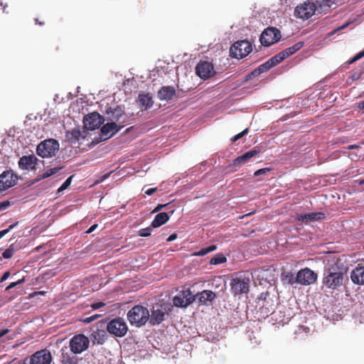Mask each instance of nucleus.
<instances>
[{
	"mask_svg": "<svg viewBox=\"0 0 364 364\" xmlns=\"http://www.w3.org/2000/svg\"><path fill=\"white\" fill-rule=\"evenodd\" d=\"M346 281H348V277L338 263H333L325 267L323 274L322 284L326 289L338 290Z\"/></svg>",
	"mask_w": 364,
	"mask_h": 364,
	"instance_id": "obj_1",
	"label": "nucleus"
},
{
	"mask_svg": "<svg viewBox=\"0 0 364 364\" xmlns=\"http://www.w3.org/2000/svg\"><path fill=\"white\" fill-rule=\"evenodd\" d=\"M150 313L147 308L136 305L127 313V318L132 326L141 327L144 326L149 321Z\"/></svg>",
	"mask_w": 364,
	"mask_h": 364,
	"instance_id": "obj_2",
	"label": "nucleus"
},
{
	"mask_svg": "<svg viewBox=\"0 0 364 364\" xmlns=\"http://www.w3.org/2000/svg\"><path fill=\"white\" fill-rule=\"evenodd\" d=\"M59 143L53 139L41 141L36 148L37 154L42 158H49L55 155L59 150Z\"/></svg>",
	"mask_w": 364,
	"mask_h": 364,
	"instance_id": "obj_3",
	"label": "nucleus"
},
{
	"mask_svg": "<svg viewBox=\"0 0 364 364\" xmlns=\"http://www.w3.org/2000/svg\"><path fill=\"white\" fill-rule=\"evenodd\" d=\"M172 309V305L170 303L162 304L159 306H153L151 314L148 321L152 326H156L161 323L166 315Z\"/></svg>",
	"mask_w": 364,
	"mask_h": 364,
	"instance_id": "obj_4",
	"label": "nucleus"
},
{
	"mask_svg": "<svg viewBox=\"0 0 364 364\" xmlns=\"http://www.w3.org/2000/svg\"><path fill=\"white\" fill-rule=\"evenodd\" d=\"M250 279L248 276L240 275L230 280V288L235 296L247 294L249 292Z\"/></svg>",
	"mask_w": 364,
	"mask_h": 364,
	"instance_id": "obj_5",
	"label": "nucleus"
},
{
	"mask_svg": "<svg viewBox=\"0 0 364 364\" xmlns=\"http://www.w3.org/2000/svg\"><path fill=\"white\" fill-rule=\"evenodd\" d=\"M252 45L247 41H238L234 43L230 49L232 58L241 59L247 56L252 51Z\"/></svg>",
	"mask_w": 364,
	"mask_h": 364,
	"instance_id": "obj_6",
	"label": "nucleus"
},
{
	"mask_svg": "<svg viewBox=\"0 0 364 364\" xmlns=\"http://www.w3.org/2000/svg\"><path fill=\"white\" fill-rule=\"evenodd\" d=\"M107 331L117 337H123L128 331L125 321L122 318H116L111 320L107 326Z\"/></svg>",
	"mask_w": 364,
	"mask_h": 364,
	"instance_id": "obj_7",
	"label": "nucleus"
},
{
	"mask_svg": "<svg viewBox=\"0 0 364 364\" xmlns=\"http://www.w3.org/2000/svg\"><path fill=\"white\" fill-rule=\"evenodd\" d=\"M316 9V6L314 2L305 1L295 8L294 16L303 20H307L314 14Z\"/></svg>",
	"mask_w": 364,
	"mask_h": 364,
	"instance_id": "obj_8",
	"label": "nucleus"
},
{
	"mask_svg": "<svg viewBox=\"0 0 364 364\" xmlns=\"http://www.w3.org/2000/svg\"><path fill=\"white\" fill-rule=\"evenodd\" d=\"M89 344L88 338L83 334L75 335L70 341V350L75 354L81 353L87 350Z\"/></svg>",
	"mask_w": 364,
	"mask_h": 364,
	"instance_id": "obj_9",
	"label": "nucleus"
},
{
	"mask_svg": "<svg viewBox=\"0 0 364 364\" xmlns=\"http://www.w3.org/2000/svg\"><path fill=\"white\" fill-rule=\"evenodd\" d=\"M281 38V32L274 27L266 28L261 34L260 42L262 46L268 47L277 43Z\"/></svg>",
	"mask_w": 364,
	"mask_h": 364,
	"instance_id": "obj_10",
	"label": "nucleus"
},
{
	"mask_svg": "<svg viewBox=\"0 0 364 364\" xmlns=\"http://www.w3.org/2000/svg\"><path fill=\"white\" fill-rule=\"evenodd\" d=\"M260 150L257 147H254L249 151L245 152L242 155L237 157L232 163L228 166V168L231 171H237L241 166L247 163L252 157L259 153Z\"/></svg>",
	"mask_w": 364,
	"mask_h": 364,
	"instance_id": "obj_11",
	"label": "nucleus"
},
{
	"mask_svg": "<svg viewBox=\"0 0 364 364\" xmlns=\"http://www.w3.org/2000/svg\"><path fill=\"white\" fill-rule=\"evenodd\" d=\"M106 118L110 122L118 123L122 125L127 121V115L121 107L117 106L114 108L108 107L105 112Z\"/></svg>",
	"mask_w": 364,
	"mask_h": 364,
	"instance_id": "obj_12",
	"label": "nucleus"
},
{
	"mask_svg": "<svg viewBox=\"0 0 364 364\" xmlns=\"http://www.w3.org/2000/svg\"><path fill=\"white\" fill-rule=\"evenodd\" d=\"M296 278L299 280V284L308 286L316 281L317 274L309 268H304L296 273Z\"/></svg>",
	"mask_w": 364,
	"mask_h": 364,
	"instance_id": "obj_13",
	"label": "nucleus"
},
{
	"mask_svg": "<svg viewBox=\"0 0 364 364\" xmlns=\"http://www.w3.org/2000/svg\"><path fill=\"white\" fill-rule=\"evenodd\" d=\"M18 180V176L11 170L4 171L0 174V191H6L8 188L15 186Z\"/></svg>",
	"mask_w": 364,
	"mask_h": 364,
	"instance_id": "obj_14",
	"label": "nucleus"
},
{
	"mask_svg": "<svg viewBox=\"0 0 364 364\" xmlns=\"http://www.w3.org/2000/svg\"><path fill=\"white\" fill-rule=\"evenodd\" d=\"M194 301V296L190 290L180 291L173 299V304L176 307H186Z\"/></svg>",
	"mask_w": 364,
	"mask_h": 364,
	"instance_id": "obj_15",
	"label": "nucleus"
},
{
	"mask_svg": "<svg viewBox=\"0 0 364 364\" xmlns=\"http://www.w3.org/2000/svg\"><path fill=\"white\" fill-rule=\"evenodd\" d=\"M104 120L105 119L100 114L92 112L84 117L83 123L86 129L95 130L103 123Z\"/></svg>",
	"mask_w": 364,
	"mask_h": 364,
	"instance_id": "obj_16",
	"label": "nucleus"
},
{
	"mask_svg": "<svg viewBox=\"0 0 364 364\" xmlns=\"http://www.w3.org/2000/svg\"><path fill=\"white\" fill-rule=\"evenodd\" d=\"M196 73L201 79H208L215 73L213 65L208 61H200L196 67Z\"/></svg>",
	"mask_w": 364,
	"mask_h": 364,
	"instance_id": "obj_17",
	"label": "nucleus"
},
{
	"mask_svg": "<svg viewBox=\"0 0 364 364\" xmlns=\"http://www.w3.org/2000/svg\"><path fill=\"white\" fill-rule=\"evenodd\" d=\"M123 125H117L115 122H107L104 124L100 129V141H105L111 138L114 134L118 132Z\"/></svg>",
	"mask_w": 364,
	"mask_h": 364,
	"instance_id": "obj_18",
	"label": "nucleus"
},
{
	"mask_svg": "<svg viewBox=\"0 0 364 364\" xmlns=\"http://www.w3.org/2000/svg\"><path fill=\"white\" fill-rule=\"evenodd\" d=\"M52 356L46 350H41L33 354L30 358V364H50Z\"/></svg>",
	"mask_w": 364,
	"mask_h": 364,
	"instance_id": "obj_19",
	"label": "nucleus"
},
{
	"mask_svg": "<svg viewBox=\"0 0 364 364\" xmlns=\"http://www.w3.org/2000/svg\"><path fill=\"white\" fill-rule=\"evenodd\" d=\"M194 296V300H198V302L201 305L210 306L213 301L216 298V294L210 290H203L201 292L196 294Z\"/></svg>",
	"mask_w": 364,
	"mask_h": 364,
	"instance_id": "obj_20",
	"label": "nucleus"
},
{
	"mask_svg": "<svg viewBox=\"0 0 364 364\" xmlns=\"http://www.w3.org/2000/svg\"><path fill=\"white\" fill-rule=\"evenodd\" d=\"M38 159L33 155L23 156L18 162L19 168L21 170H33L37 164Z\"/></svg>",
	"mask_w": 364,
	"mask_h": 364,
	"instance_id": "obj_21",
	"label": "nucleus"
},
{
	"mask_svg": "<svg viewBox=\"0 0 364 364\" xmlns=\"http://www.w3.org/2000/svg\"><path fill=\"white\" fill-rule=\"evenodd\" d=\"M325 218V214L321 212L309 213L306 214L297 215L296 220L301 223L308 224L311 222L318 221Z\"/></svg>",
	"mask_w": 364,
	"mask_h": 364,
	"instance_id": "obj_22",
	"label": "nucleus"
},
{
	"mask_svg": "<svg viewBox=\"0 0 364 364\" xmlns=\"http://www.w3.org/2000/svg\"><path fill=\"white\" fill-rule=\"evenodd\" d=\"M176 94L175 88L173 86H163L157 92L158 98L160 100L169 101Z\"/></svg>",
	"mask_w": 364,
	"mask_h": 364,
	"instance_id": "obj_23",
	"label": "nucleus"
},
{
	"mask_svg": "<svg viewBox=\"0 0 364 364\" xmlns=\"http://www.w3.org/2000/svg\"><path fill=\"white\" fill-rule=\"evenodd\" d=\"M353 283L359 285L364 284V266L356 267L350 273Z\"/></svg>",
	"mask_w": 364,
	"mask_h": 364,
	"instance_id": "obj_24",
	"label": "nucleus"
},
{
	"mask_svg": "<svg viewBox=\"0 0 364 364\" xmlns=\"http://www.w3.org/2000/svg\"><path fill=\"white\" fill-rule=\"evenodd\" d=\"M139 105L144 109H150L154 104L152 95L149 93H139L137 98Z\"/></svg>",
	"mask_w": 364,
	"mask_h": 364,
	"instance_id": "obj_25",
	"label": "nucleus"
},
{
	"mask_svg": "<svg viewBox=\"0 0 364 364\" xmlns=\"http://www.w3.org/2000/svg\"><path fill=\"white\" fill-rule=\"evenodd\" d=\"M173 213V210H171L169 213L164 212L158 213L151 222V227L156 228L165 224L169 220L170 215H172Z\"/></svg>",
	"mask_w": 364,
	"mask_h": 364,
	"instance_id": "obj_26",
	"label": "nucleus"
},
{
	"mask_svg": "<svg viewBox=\"0 0 364 364\" xmlns=\"http://www.w3.org/2000/svg\"><path fill=\"white\" fill-rule=\"evenodd\" d=\"M81 136V131L79 127H75L71 130L67 131L65 133V139L68 141L75 144Z\"/></svg>",
	"mask_w": 364,
	"mask_h": 364,
	"instance_id": "obj_27",
	"label": "nucleus"
},
{
	"mask_svg": "<svg viewBox=\"0 0 364 364\" xmlns=\"http://www.w3.org/2000/svg\"><path fill=\"white\" fill-rule=\"evenodd\" d=\"M304 45L303 41L298 42L291 47H289L282 51V54L284 55L285 59L299 50Z\"/></svg>",
	"mask_w": 364,
	"mask_h": 364,
	"instance_id": "obj_28",
	"label": "nucleus"
},
{
	"mask_svg": "<svg viewBox=\"0 0 364 364\" xmlns=\"http://www.w3.org/2000/svg\"><path fill=\"white\" fill-rule=\"evenodd\" d=\"M60 361L62 364H77L76 357L71 355L67 352H64L63 350L60 355Z\"/></svg>",
	"mask_w": 364,
	"mask_h": 364,
	"instance_id": "obj_29",
	"label": "nucleus"
},
{
	"mask_svg": "<svg viewBox=\"0 0 364 364\" xmlns=\"http://www.w3.org/2000/svg\"><path fill=\"white\" fill-rule=\"evenodd\" d=\"M274 306L269 301H265L264 304L261 307L260 311L261 314H263L264 316H268L270 314L274 313Z\"/></svg>",
	"mask_w": 364,
	"mask_h": 364,
	"instance_id": "obj_30",
	"label": "nucleus"
},
{
	"mask_svg": "<svg viewBox=\"0 0 364 364\" xmlns=\"http://www.w3.org/2000/svg\"><path fill=\"white\" fill-rule=\"evenodd\" d=\"M217 246L215 245H212L206 247L201 248L199 251L195 252L193 255L197 257L204 256L211 252L216 250Z\"/></svg>",
	"mask_w": 364,
	"mask_h": 364,
	"instance_id": "obj_31",
	"label": "nucleus"
},
{
	"mask_svg": "<svg viewBox=\"0 0 364 364\" xmlns=\"http://www.w3.org/2000/svg\"><path fill=\"white\" fill-rule=\"evenodd\" d=\"M227 261L226 257L222 254L215 255L210 261V264L216 265L224 263Z\"/></svg>",
	"mask_w": 364,
	"mask_h": 364,
	"instance_id": "obj_32",
	"label": "nucleus"
},
{
	"mask_svg": "<svg viewBox=\"0 0 364 364\" xmlns=\"http://www.w3.org/2000/svg\"><path fill=\"white\" fill-rule=\"evenodd\" d=\"M285 59L284 55L282 54V51L277 53V55L272 57L269 60L271 61V63L273 64L274 66H276L279 63H280L282 61H283Z\"/></svg>",
	"mask_w": 364,
	"mask_h": 364,
	"instance_id": "obj_33",
	"label": "nucleus"
},
{
	"mask_svg": "<svg viewBox=\"0 0 364 364\" xmlns=\"http://www.w3.org/2000/svg\"><path fill=\"white\" fill-rule=\"evenodd\" d=\"M285 280L291 286H294L296 284H299V280L296 279V275L291 273L286 275Z\"/></svg>",
	"mask_w": 364,
	"mask_h": 364,
	"instance_id": "obj_34",
	"label": "nucleus"
},
{
	"mask_svg": "<svg viewBox=\"0 0 364 364\" xmlns=\"http://www.w3.org/2000/svg\"><path fill=\"white\" fill-rule=\"evenodd\" d=\"M95 336V338L97 340V343L102 344L105 341V338L106 336V332L105 331H97Z\"/></svg>",
	"mask_w": 364,
	"mask_h": 364,
	"instance_id": "obj_35",
	"label": "nucleus"
},
{
	"mask_svg": "<svg viewBox=\"0 0 364 364\" xmlns=\"http://www.w3.org/2000/svg\"><path fill=\"white\" fill-rule=\"evenodd\" d=\"M60 169V168H58V167H54V168H50V169L47 170L46 171H45L42 174L41 178H48L50 176L56 173Z\"/></svg>",
	"mask_w": 364,
	"mask_h": 364,
	"instance_id": "obj_36",
	"label": "nucleus"
},
{
	"mask_svg": "<svg viewBox=\"0 0 364 364\" xmlns=\"http://www.w3.org/2000/svg\"><path fill=\"white\" fill-rule=\"evenodd\" d=\"M15 250L13 248L12 245L10 246L9 248L4 250V252L2 253V256L5 259H10L13 257L14 255Z\"/></svg>",
	"mask_w": 364,
	"mask_h": 364,
	"instance_id": "obj_37",
	"label": "nucleus"
},
{
	"mask_svg": "<svg viewBox=\"0 0 364 364\" xmlns=\"http://www.w3.org/2000/svg\"><path fill=\"white\" fill-rule=\"evenodd\" d=\"M151 225L150 227L141 229L139 230V235L141 237H146L151 235Z\"/></svg>",
	"mask_w": 364,
	"mask_h": 364,
	"instance_id": "obj_38",
	"label": "nucleus"
},
{
	"mask_svg": "<svg viewBox=\"0 0 364 364\" xmlns=\"http://www.w3.org/2000/svg\"><path fill=\"white\" fill-rule=\"evenodd\" d=\"M24 282H25V278H22L15 282H12L9 286H7L6 287V291H9V290L17 287L18 285L22 284L23 283H24Z\"/></svg>",
	"mask_w": 364,
	"mask_h": 364,
	"instance_id": "obj_39",
	"label": "nucleus"
},
{
	"mask_svg": "<svg viewBox=\"0 0 364 364\" xmlns=\"http://www.w3.org/2000/svg\"><path fill=\"white\" fill-rule=\"evenodd\" d=\"M353 21H348V22L343 23V25H341V26H338L337 28H336L335 30H333L332 32H331L329 33V35H333L334 33H336V32L339 31H341L343 29H345L346 28L350 23H352Z\"/></svg>",
	"mask_w": 364,
	"mask_h": 364,
	"instance_id": "obj_40",
	"label": "nucleus"
},
{
	"mask_svg": "<svg viewBox=\"0 0 364 364\" xmlns=\"http://www.w3.org/2000/svg\"><path fill=\"white\" fill-rule=\"evenodd\" d=\"M261 73H259V71H258V69L257 68L256 69H255L253 71H252L250 73H249L248 75H247L245 76V77L244 79V82H246V81L249 80L250 79H251L252 77L259 75Z\"/></svg>",
	"mask_w": 364,
	"mask_h": 364,
	"instance_id": "obj_41",
	"label": "nucleus"
},
{
	"mask_svg": "<svg viewBox=\"0 0 364 364\" xmlns=\"http://www.w3.org/2000/svg\"><path fill=\"white\" fill-rule=\"evenodd\" d=\"M364 57V50L357 53L352 59L349 60V64H352L357 60L363 58Z\"/></svg>",
	"mask_w": 364,
	"mask_h": 364,
	"instance_id": "obj_42",
	"label": "nucleus"
},
{
	"mask_svg": "<svg viewBox=\"0 0 364 364\" xmlns=\"http://www.w3.org/2000/svg\"><path fill=\"white\" fill-rule=\"evenodd\" d=\"M72 178H73V176L68 177L65 180V181L62 184V186L60 187L59 191H64L66 188H68L71 183Z\"/></svg>",
	"mask_w": 364,
	"mask_h": 364,
	"instance_id": "obj_43",
	"label": "nucleus"
},
{
	"mask_svg": "<svg viewBox=\"0 0 364 364\" xmlns=\"http://www.w3.org/2000/svg\"><path fill=\"white\" fill-rule=\"evenodd\" d=\"M99 317H100V314H95V315H92V316H90L84 317L82 321H83V322H85L86 323H90L92 322L93 321H95V319H97Z\"/></svg>",
	"mask_w": 364,
	"mask_h": 364,
	"instance_id": "obj_44",
	"label": "nucleus"
},
{
	"mask_svg": "<svg viewBox=\"0 0 364 364\" xmlns=\"http://www.w3.org/2000/svg\"><path fill=\"white\" fill-rule=\"evenodd\" d=\"M248 133V128H246L245 130H243L242 132L236 134L232 139V141H236L238 139H241L242 136L246 135Z\"/></svg>",
	"mask_w": 364,
	"mask_h": 364,
	"instance_id": "obj_45",
	"label": "nucleus"
},
{
	"mask_svg": "<svg viewBox=\"0 0 364 364\" xmlns=\"http://www.w3.org/2000/svg\"><path fill=\"white\" fill-rule=\"evenodd\" d=\"M271 170L270 168H263L256 171L254 173L255 176H259L262 174H265Z\"/></svg>",
	"mask_w": 364,
	"mask_h": 364,
	"instance_id": "obj_46",
	"label": "nucleus"
},
{
	"mask_svg": "<svg viewBox=\"0 0 364 364\" xmlns=\"http://www.w3.org/2000/svg\"><path fill=\"white\" fill-rule=\"evenodd\" d=\"M107 364H123L122 360L118 358H112L109 360Z\"/></svg>",
	"mask_w": 364,
	"mask_h": 364,
	"instance_id": "obj_47",
	"label": "nucleus"
},
{
	"mask_svg": "<svg viewBox=\"0 0 364 364\" xmlns=\"http://www.w3.org/2000/svg\"><path fill=\"white\" fill-rule=\"evenodd\" d=\"M10 205V202L9 200H5L0 203V211L6 209Z\"/></svg>",
	"mask_w": 364,
	"mask_h": 364,
	"instance_id": "obj_48",
	"label": "nucleus"
},
{
	"mask_svg": "<svg viewBox=\"0 0 364 364\" xmlns=\"http://www.w3.org/2000/svg\"><path fill=\"white\" fill-rule=\"evenodd\" d=\"M105 306V304L104 302H97V303H94V304H91V306L94 310L98 309Z\"/></svg>",
	"mask_w": 364,
	"mask_h": 364,
	"instance_id": "obj_49",
	"label": "nucleus"
},
{
	"mask_svg": "<svg viewBox=\"0 0 364 364\" xmlns=\"http://www.w3.org/2000/svg\"><path fill=\"white\" fill-rule=\"evenodd\" d=\"M169 203L166 204H159L152 211V213H157L162 210L163 208H166Z\"/></svg>",
	"mask_w": 364,
	"mask_h": 364,
	"instance_id": "obj_50",
	"label": "nucleus"
},
{
	"mask_svg": "<svg viewBox=\"0 0 364 364\" xmlns=\"http://www.w3.org/2000/svg\"><path fill=\"white\" fill-rule=\"evenodd\" d=\"M335 3V0H323V6L331 7Z\"/></svg>",
	"mask_w": 364,
	"mask_h": 364,
	"instance_id": "obj_51",
	"label": "nucleus"
},
{
	"mask_svg": "<svg viewBox=\"0 0 364 364\" xmlns=\"http://www.w3.org/2000/svg\"><path fill=\"white\" fill-rule=\"evenodd\" d=\"M10 277V272L9 271H6L4 273V274L2 275L1 279H0V282H4V281H6L9 277Z\"/></svg>",
	"mask_w": 364,
	"mask_h": 364,
	"instance_id": "obj_52",
	"label": "nucleus"
},
{
	"mask_svg": "<svg viewBox=\"0 0 364 364\" xmlns=\"http://www.w3.org/2000/svg\"><path fill=\"white\" fill-rule=\"evenodd\" d=\"M157 191V188H149L145 191V194L147 196H151Z\"/></svg>",
	"mask_w": 364,
	"mask_h": 364,
	"instance_id": "obj_53",
	"label": "nucleus"
},
{
	"mask_svg": "<svg viewBox=\"0 0 364 364\" xmlns=\"http://www.w3.org/2000/svg\"><path fill=\"white\" fill-rule=\"evenodd\" d=\"M360 75H361L360 73H353L351 75L350 78L352 79V80H357L360 77Z\"/></svg>",
	"mask_w": 364,
	"mask_h": 364,
	"instance_id": "obj_54",
	"label": "nucleus"
},
{
	"mask_svg": "<svg viewBox=\"0 0 364 364\" xmlns=\"http://www.w3.org/2000/svg\"><path fill=\"white\" fill-rule=\"evenodd\" d=\"M264 65L265 66L266 68V70H269V69H271L272 68L274 67L273 65V64L271 63V61L269 59L267 62H265L264 63H263Z\"/></svg>",
	"mask_w": 364,
	"mask_h": 364,
	"instance_id": "obj_55",
	"label": "nucleus"
},
{
	"mask_svg": "<svg viewBox=\"0 0 364 364\" xmlns=\"http://www.w3.org/2000/svg\"><path fill=\"white\" fill-rule=\"evenodd\" d=\"M258 71H259L260 73H265L267 71V70H266V68L265 66L264 65V64H262L260 65L258 68Z\"/></svg>",
	"mask_w": 364,
	"mask_h": 364,
	"instance_id": "obj_56",
	"label": "nucleus"
},
{
	"mask_svg": "<svg viewBox=\"0 0 364 364\" xmlns=\"http://www.w3.org/2000/svg\"><path fill=\"white\" fill-rule=\"evenodd\" d=\"M177 237V235L176 233L171 234L167 239L168 242H171L176 240Z\"/></svg>",
	"mask_w": 364,
	"mask_h": 364,
	"instance_id": "obj_57",
	"label": "nucleus"
},
{
	"mask_svg": "<svg viewBox=\"0 0 364 364\" xmlns=\"http://www.w3.org/2000/svg\"><path fill=\"white\" fill-rule=\"evenodd\" d=\"M97 227V224H94L92 225L87 230V233H91Z\"/></svg>",
	"mask_w": 364,
	"mask_h": 364,
	"instance_id": "obj_58",
	"label": "nucleus"
},
{
	"mask_svg": "<svg viewBox=\"0 0 364 364\" xmlns=\"http://www.w3.org/2000/svg\"><path fill=\"white\" fill-rule=\"evenodd\" d=\"M45 292L44 291H35L32 294H29V298H33V296H36V295H38V294H44Z\"/></svg>",
	"mask_w": 364,
	"mask_h": 364,
	"instance_id": "obj_59",
	"label": "nucleus"
},
{
	"mask_svg": "<svg viewBox=\"0 0 364 364\" xmlns=\"http://www.w3.org/2000/svg\"><path fill=\"white\" fill-rule=\"evenodd\" d=\"M9 331V330L8 328L3 329L2 331H0V338L4 337L6 333H8Z\"/></svg>",
	"mask_w": 364,
	"mask_h": 364,
	"instance_id": "obj_60",
	"label": "nucleus"
},
{
	"mask_svg": "<svg viewBox=\"0 0 364 364\" xmlns=\"http://www.w3.org/2000/svg\"><path fill=\"white\" fill-rule=\"evenodd\" d=\"M358 147H359V146L357 145V144H352V145H349L348 149H357Z\"/></svg>",
	"mask_w": 364,
	"mask_h": 364,
	"instance_id": "obj_61",
	"label": "nucleus"
},
{
	"mask_svg": "<svg viewBox=\"0 0 364 364\" xmlns=\"http://www.w3.org/2000/svg\"><path fill=\"white\" fill-rule=\"evenodd\" d=\"M6 235V231L4 230H2L0 231V239L3 237L4 235Z\"/></svg>",
	"mask_w": 364,
	"mask_h": 364,
	"instance_id": "obj_62",
	"label": "nucleus"
},
{
	"mask_svg": "<svg viewBox=\"0 0 364 364\" xmlns=\"http://www.w3.org/2000/svg\"><path fill=\"white\" fill-rule=\"evenodd\" d=\"M355 182H358L360 185L364 184V179L363 180H357Z\"/></svg>",
	"mask_w": 364,
	"mask_h": 364,
	"instance_id": "obj_63",
	"label": "nucleus"
},
{
	"mask_svg": "<svg viewBox=\"0 0 364 364\" xmlns=\"http://www.w3.org/2000/svg\"><path fill=\"white\" fill-rule=\"evenodd\" d=\"M359 107L360 109H364V100L359 104Z\"/></svg>",
	"mask_w": 364,
	"mask_h": 364,
	"instance_id": "obj_64",
	"label": "nucleus"
}]
</instances>
